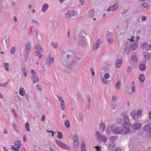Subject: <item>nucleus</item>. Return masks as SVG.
Instances as JSON below:
<instances>
[{
	"label": "nucleus",
	"mask_w": 151,
	"mask_h": 151,
	"mask_svg": "<svg viewBox=\"0 0 151 151\" xmlns=\"http://www.w3.org/2000/svg\"><path fill=\"white\" fill-rule=\"evenodd\" d=\"M149 119L150 120H151V111H150L149 112Z\"/></svg>",
	"instance_id": "obj_59"
},
{
	"label": "nucleus",
	"mask_w": 151,
	"mask_h": 151,
	"mask_svg": "<svg viewBox=\"0 0 151 151\" xmlns=\"http://www.w3.org/2000/svg\"><path fill=\"white\" fill-rule=\"evenodd\" d=\"M120 86V83L119 81H117L116 82V89H118L119 88V87Z\"/></svg>",
	"instance_id": "obj_33"
},
{
	"label": "nucleus",
	"mask_w": 151,
	"mask_h": 151,
	"mask_svg": "<svg viewBox=\"0 0 151 151\" xmlns=\"http://www.w3.org/2000/svg\"><path fill=\"white\" fill-rule=\"evenodd\" d=\"M4 133L5 134H7V131L6 129H4Z\"/></svg>",
	"instance_id": "obj_60"
},
{
	"label": "nucleus",
	"mask_w": 151,
	"mask_h": 151,
	"mask_svg": "<svg viewBox=\"0 0 151 151\" xmlns=\"http://www.w3.org/2000/svg\"><path fill=\"white\" fill-rule=\"evenodd\" d=\"M143 55L144 58L147 59L149 58L151 55V54L150 52H147L144 53Z\"/></svg>",
	"instance_id": "obj_22"
},
{
	"label": "nucleus",
	"mask_w": 151,
	"mask_h": 151,
	"mask_svg": "<svg viewBox=\"0 0 151 151\" xmlns=\"http://www.w3.org/2000/svg\"><path fill=\"white\" fill-rule=\"evenodd\" d=\"M132 84H133V86L132 88V92H134L135 91V88L134 86V81H132Z\"/></svg>",
	"instance_id": "obj_38"
},
{
	"label": "nucleus",
	"mask_w": 151,
	"mask_h": 151,
	"mask_svg": "<svg viewBox=\"0 0 151 151\" xmlns=\"http://www.w3.org/2000/svg\"><path fill=\"white\" fill-rule=\"evenodd\" d=\"M31 73L32 76V81L34 83H36L38 81V77L37 73L32 69L31 70Z\"/></svg>",
	"instance_id": "obj_4"
},
{
	"label": "nucleus",
	"mask_w": 151,
	"mask_h": 151,
	"mask_svg": "<svg viewBox=\"0 0 151 151\" xmlns=\"http://www.w3.org/2000/svg\"><path fill=\"white\" fill-rule=\"evenodd\" d=\"M56 143L60 147L62 148L65 149H68L69 147L66 145L65 144L61 141L57 140L56 141Z\"/></svg>",
	"instance_id": "obj_5"
},
{
	"label": "nucleus",
	"mask_w": 151,
	"mask_h": 151,
	"mask_svg": "<svg viewBox=\"0 0 151 151\" xmlns=\"http://www.w3.org/2000/svg\"><path fill=\"white\" fill-rule=\"evenodd\" d=\"M52 45L54 48H56L58 46V44L57 42H53L52 43Z\"/></svg>",
	"instance_id": "obj_32"
},
{
	"label": "nucleus",
	"mask_w": 151,
	"mask_h": 151,
	"mask_svg": "<svg viewBox=\"0 0 151 151\" xmlns=\"http://www.w3.org/2000/svg\"><path fill=\"white\" fill-rule=\"evenodd\" d=\"M94 148L96 149V151H101V150L100 149V148H101L100 147L96 146H95Z\"/></svg>",
	"instance_id": "obj_45"
},
{
	"label": "nucleus",
	"mask_w": 151,
	"mask_h": 151,
	"mask_svg": "<svg viewBox=\"0 0 151 151\" xmlns=\"http://www.w3.org/2000/svg\"><path fill=\"white\" fill-rule=\"evenodd\" d=\"M142 110L141 109H139L136 114L135 111H133L131 113V115L134 119H137L140 116H141L142 114Z\"/></svg>",
	"instance_id": "obj_2"
},
{
	"label": "nucleus",
	"mask_w": 151,
	"mask_h": 151,
	"mask_svg": "<svg viewBox=\"0 0 151 151\" xmlns=\"http://www.w3.org/2000/svg\"><path fill=\"white\" fill-rule=\"evenodd\" d=\"M75 13L73 11L70 10L67 13H66L65 16L66 17H70L73 16Z\"/></svg>",
	"instance_id": "obj_10"
},
{
	"label": "nucleus",
	"mask_w": 151,
	"mask_h": 151,
	"mask_svg": "<svg viewBox=\"0 0 151 151\" xmlns=\"http://www.w3.org/2000/svg\"><path fill=\"white\" fill-rule=\"evenodd\" d=\"M104 77L106 79L109 78L110 77V75L109 73H106L104 75Z\"/></svg>",
	"instance_id": "obj_36"
},
{
	"label": "nucleus",
	"mask_w": 151,
	"mask_h": 151,
	"mask_svg": "<svg viewBox=\"0 0 151 151\" xmlns=\"http://www.w3.org/2000/svg\"><path fill=\"white\" fill-rule=\"evenodd\" d=\"M57 133L58 134L57 137L60 139H61L63 137V135L62 133L60 132H58Z\"/></svg>",
	"instance_id": "obj_31"
},
{
	"label": "nucleus",
	"mask_w": 151,
	"mask_h": 151,
	"mask_svg": "<svg viewBox=\"0 0 151 151\" xmlns=\"http://www.w3.org/2000/svg\"><path fill=\"white\" fill-rule=\"evenodd\" d=\"M9 63H5L4 64V67L5 70L7 71H9L8 67H9Z\"/></svg>",
	"instance_id": "obj_29"
},
{
	"label": "nucleus",
	"mask_w": 151,
	"mask_h": 151,
	"mask_svg": "<svg viewBox=\"0 0 151 151\" xmlns=\"http://www.w3.org/2000/svg\"><path fill=\"white\" fill-rule=\"evenodd\" d=\"M100 137L104 142L105 143L107 142V139L105 137L101 136Z\"/></svg>",
	"instance_id": "obj_30"
},
{
	"label": "nucleus",
	"mask_w": 151,
	"mask_h": 151,
	"mask_svg": "<svg viewBox=\"0 0 151 151\" xmlns=\"http://www.w3.org/2000/svg\"><path fill=\"white\" fill-rule=\"evenodd\" d=\"M79 1L81 3V4L82 5H83L84 4V0H80Z\"/></svg>",
	"instance_id": "obj_53"
},
{
	"label": "nucleus",
	"mask_w": 151,
	"mask_h": 151,
	"mask_svg": "<svg viewBox=\"0 0 151 151\" xmlns=\"http://www.w3.org/2000/svg\"><path fill=\"white\" fill-rule=\"evenodd\" d=\"M91 73H92V74L93 76H94L95 75V72L94 71L93 68H91Z\"/></svg>",
	"instance_id": "obj_46"
},
{
	"label": "nucleus",
	"mask_w": 151,
	"mask_h": 151,
	"mask_svg": "<svg viewBox=\"0 0 151 151\" xmlns=\"http://www.w3.org/2000/svg\"><path fill=\"white\" fill-rule=\"evenodd\" d=\"M105 124L104 123H101L100 127V129L102 132H103L105 129Z\"/></svg>",
	"instance_id": "obj_21"
},
{
	"label": "nucleus",
	"mask_w": 151,
	"mask_h": 151,
	"mask_svg": "<svg viewBox=\"0 0 151 151\" xmlns=\"http://www.w3.org/2000/svg\"><path fill=\"white\" fill-rule=\"evenodd\" d=\"M139 81L141 82H143L145 80V77L143 75L141 74L139 75Z\"/></svg>",
	"instance_id": "obj_20"
},
{
	"label": "nucleus",
	"mask_w": 151,
	"mask_h": 151,
	"mask_svg": "<svg viewBox=\"0 0 151 151\" xmlns=\"http://www.w3.org/2000/svg\"><path fill=\"white\" fill-rule=\"evenodd\" d=\"M142 6L143 7L145 8H147L148 7V4L146 3H143L142 4Z\"/></svg>",
	"instance_id": "obj_35"
},
{
	"label": "nucleus",
	"mask_w": 151,
	"mask_h": 151,
	"mask_svg": "<svg viewBox=\"0 0 151 151\" xmlns=\"http://www.w3.org/2000/svg\"><path fill=\"white\" fill-rule=\"evenodd\" d=\"M132 70V68L130 67H129L127 68V71L128 72H131Z\"/></svg>",
	"instance_id": "obj_55"
},
{
	"label": "nucleus",
	"mask_w": 151,
	"mask_h": 151,
	"mask_svg": "<svg viewBox=\"0 0 151 151\" xmlns=\"http://www.w3.org/2000/svg\"><path fill=\"white\" fill-rule=\"evenodd\" d=\"M12 112L15 117H17V114L16 113L14 110L12 109Z\"/></svg>",
	"instance_id": "obj_39"
},
{
	"label": "nucleus",
	"mask_w": 151,
	"mask_h": 151,
	"mask_svg": "<svg viewBox=\"0 0 151 151\" xmlns=\"http://www.w3.org/2000/svg\"><path fill=\"white\" fill-rule=\"evenodd\" d=\"M22 72L24 74V75L25 77H27V70H26L24 68H23L22 69Z\"/></svg>",
	"instance_id": "obj_34"
},
{
	"label": "nucleus",
	"mask_w": 151,
	"mask_h": 151,
	"mask_svg": "<svg viewBox=\"0 0 151 151\" xmlns=\"http://www.w3.org/2000/svg\"><path fill=\"white\" fill-rule=\"evenodd\" d=\"M42 50V48L41 46L39 45H37L36 47V50L35 52V55L37 56H38L40 54Z\"/></svg>",
	"instance_id": "obj_7"
},
{
	"label": "nucleus",
	"mask_w": 151,
	"mask_h": 151,
	"mask_svg": "<svg viewBox=\"0 0 151 151\" xmlns=\"http://www.w3.org/2000/svg\"><path fill=\"white\" fill-rule=\"evenodd\" d=\"M14 145L17 149L16 151H18V149L19 148L21 145L20 141L18 140L16 141Z\"/></svg>",
	"instance_id": "obj_14"
},
{
	"label": "nucleus",
	"mask_w": 151,
	"mask_h": 151,
	"mask_svg": "<svg viewBox=\"0 0 151 151\" xmlns=\"http://www.w3.org/2000/svg\"><path fill=\"white\" fill-rule=\"evenodd\" d=\"M117 122L119 124H121L122 122V120L121 119H118L117 120Z\"/></svg>",
	"instance_id": "obj_50"
},
{
	"label": "nucleus",
	"mask_w": 151,
	"mask_h": 151,
	"mask_svg": "<svg viewBox=\"0 0 151 151\" xmlns=\"http://www.w3.org/2000/svg\"><path fill=\"white\" fill-rule=\"evenodd\" d=\"M65 126L67 128L69 127L70 126V124L69 121L68 120H66L64 122Z\"/></svg>",
	"instance_id": "obj_25"
},
{
	"label": "nucleus",
	"mask_w": 151,
	"mask_h": 151,
	"mask_svg": "<svg viewBox=\"0 0 151 151\" xmlns=\"http://www.w3.org/2000/svg\"><path fill=\"white\" fill-rule=\"evenodd\" d=\"M13 127L14 128V129L16 130V131L17 132H19L18 130L16 129L17 127H16V125L15 124H13Z\"/></svg>",
	"instance_id": "obj_49"
},
{
	"label": "nucleus",
	"mask_w": 151,
	"mask_h": 151,
	"mask_svg": "<svg viewBox=\"0 0 151 151\" xmlns=\"http://www.w3.org/2000/svg\"><path fill=\"white\" fill-rule=\"evenodd\" d=\"M141 45L142 47H146L147 46V44L144 42H143L141 43Z\"/></svg>",
	"instance_id": "obj_41"
},
{
	"label": "nucleus",
	"mask_w": 151,
	"mask_h": 151,
	"mask_svg": "<svg viewBox=\"0 0 151 151\" xmlns=\"http://www.w3.org/2000/svg\"><path fill=\"white\" fill-rule=\"evenodd\" d=\"M7 85L6 83H5L4 84H1L0 83V86H4L5 87Z\"/></svg>",
	"instance_id": "obj_57"
},
{
	"label": "nucleus",
	"mask_w": 151,
	"mask_h": 151,
	"mask_svg": "<svg viewBox=\"0 0 151 151\" xmlns=\"http://www.w3.org/2000/svg\"><path fill=\"white\" fill-rule=\"evenodd\" d=\"M124 128L123 129L122 127H116L113 128L112 127V131L115 134H120L122 132L125 134L124 132Z\"/></svg>",
	"instance_id": "obj_3"
},
{
	"label": "nucleus",
	"mask_w": 151,
	"mask_h": 151,
	"mask_svg": "<svg viewBox=\"0 0 151 151\" xmlns=\"http://www.w3.org/2000/svg\"><path fill=\"white\" fill-rule=\"evenodd\" d=\"M119 7L118 3H116L112 6H110L111 11H114L116 9Z\"/></svg>",
	"instance_id": "obj_19"
},
{
	"label": "nucleus",
	"mask_w": 151,
	"mask_h": 151,
	"mask_svg": "<svg viewBox=\"0 0 151 151\" xmlns=\"http://www.w3.org/2000/svg\"><path fill=\"white\" fill-rule=\"evenodd\" d=\"M143 129L147 132H149L151 129V125L150 124L146 125L143 127Z\"/></svg>",
	"instance_id": "obj_9"
},
{
	"label": "nucleus",
	"mask_w": 151,
	"mask_h": 151,
	"mask_svg": "<svg viewBox=\"0 0 151 151\" xmlns=\"http://www.w3.org/2000/svg\"><path fill=\"white\" fill-rule=\"evenodd\" d=\"M122 115L124 117V122L123 123L122 126L124 128V132L125 134H128L130 132L129 129L131 124L128 122L129 118L126 112H123Z\"/></svg>",
	"instance_id": "obj_1"
},
{
	"label": "nucleus",
	"mask_w": 151,
	"mask_h": 151,
	"mask_svg": "<svg viewBox=\"0 0 151 151\" xmlns=\"http://www.w3.org/2000/svg\"><path fill=\"white\" fill-rule=\"evenodd\" d=\"M122 60L121 59L117 60L116 63V67L117 68L120 67L122 65Z\"/></svg>",
	"instance_id": "obj_17"
},
{
	"label": "nucleus",
	"mask_w": 151,
	"mask_h": 151,
	"mask_svg": "<svg viewBox=\"0 0 151 151\" xmlns=\"http://www.w3.org/2000/svg\"><path fill=\"white\" fill-rule=\"evenodd\" d=\"M151 50V44L150 45L148 48L146 49V50Z\"/></svg>",
	"instance_id": "obj_54"
},
{
	"label": "nucleus",
	"mask_w": 151,
	"mask_h": 151,
	"mask_svg": "<svg viewBox=\"0 0 151 151\" xmlns=\"http://www.w3.org/2000/svg\"><path fill=\"white\" fill-rule=\"evenodd\" d=\"M146 68V66L144 64H141L140 65L139 68L140 70H144Z\"/></svg>",
	"instance_id": "obj_26"
},
{
	"label": "nucleus",
	"mask_w": 151,
	"mask_h": 151,
	"mask_svg": "<svg viewBox=\"0 0 151 151\" xmlns=\"http://www.w3.org/2000/svg\"><path fill=\"white\" fill-rule=\"evenodd\" d=\"M23 141L24 142H26V141H27L26 136L25 135H24L23 137Z\"/></svg>",
	"instance_id": "obj_52"
},
{
	"label": "nucleus",
	"mask_w": 151,
	"mask_h": 151,
	"mask_svg": "<svg viewBox=\"0 0 151 151\" xmlns=\"http://www.w3.org/2000/svg\"><path fill=\"white\" fill-rule=\"evenodd\" d=\"M112 100L113 101H115L116 99V97L115 96H112Z\"/></svg>",
	"instance_id": "obj_63"
},
{
	"label": "nucleus",
	"mask_w": 151,
	"mask_h": 151,
	"mask_svg": "<svg viewBox=\"0 0 151 151\" xmlns=\"http://www.w3.org/2000/svg\"><path fill=\"white\" fill-rule=\"evenodd\" d=\"M15 100L16 101H19L20 100V98L19 96H16L14 97Z\"/></svg>",
	"instance_id": "obj_37"
},
{
	"label": "nucleus",
	"mask_w": 151,
	"mask_h": 151,
	"mask_svg": "<svg viewBox=\"0 0 151 151\" xmlns=\"http://www.w3.org/2000/svg\"><path fill=\"white\" fill-rule=\"evenodd\" d=\"M100 44V40L99 39H98L96 43L94 44L93 47V49L94 50H96L99 47V45Z\"/></svg>",
	"instance_id": "obj_11"
},
{
	"label": "nucleus",
	"mask_w": 151,
	"mask_h": 151,
	"mask_svg": "<svg viewBox=\"0 0 151 151\" xmlns=\"http://www.w3.org/2000/svg\"><path fill=\"white\" fill-rule=\"evenodd\" d=\"M81 149L82 151H86L85 149V144L83 141L82 142Z\"/></svg>",
	"instance_id": "obj_24"
},
{
	"label": "nucleus",
	"mask_w": 151,
	"mask_h": 151,
	"mask_svg": "<svg viewBox=\"0 0 151 151\" xmlns=\"http://www.w3.org/2000/svg\"><path fill=\"white\" fill-rule=\"evenodd\" d=\"M73 143L75 146H78L79 145L78 137L77 135H75L73 137Z\"/></svg>",
	"instance_id": "obj_8"
},
{
	"label": "nucleus",
	"mask_w": 151,
	"mask_h": 151,
	"mask_svg": "<svg viewBox=\"0 0 151 151\" xmlns=\"http://www.w3.org/2000/svg\"><path fill=\"white\" fill-rule=\"evenodd\" d=\"M129 46L127 44L125 46L124 52L126 54H127L129 53Z\"/></svg>",
	"instance_id": "obj_23"
},
{
	"label": "nucleus",
	"mask_w": 151,
	"mask_h": 151,
	"mask_svg": "<svg viewBox=\"0 0 151 151\" xmlns=\"http://www.w3.org/2000/svg\"><path fill=\"white\" fill-rule=\"evenodd\" d=\"M49 58L47 59V64L49 65H50L51 64H52L53 62L54 59L53 58H51L50 55H49Z\"/></svg>",
	"instance_id": "obj_12"
},
{
	"label": "nucleus",
	"mask_w": 151,
	"mask_h": 151,
	"mask_svg": "<svg viewBox=\"0 0 151 151\" xmlns=\"http://www.w3.org/2000/svg\"><path fill=\"white\" fill-rule=\"evenodd\" d=\"M102 82L104 84H106L107 83L108 81L103 79H102Z\"/></svg>",
	"instance_id": "obj_51"
},
{
	"label": "nucleus",
	"mask_w": 151,
	"mask_h": 151,
	"mask_svg": "<svg viewBox=\"0 0 151 151\" xmlns=\"http://www.w3.org/2000/svg\"><path fill=\"white\" fill-rule=\"evenodd\" d=\"M137 47V45L135 43H132L131 44L130 48L133 50H136Z\"/></svg>",
	"instance_id": "obj_16"
},
{
	"label": "nucleus",
	"mask_w": 151,
	"mask_h": 151,
	"mask_svg": "<svg viewBox=\"0 0 151 151\" xmlns=\"http://www.w3.org/2000/svg\"><path fill=\"white\" fill-rule=\"evenodd\" d=\"M87 98H88V102L89 103H90L91 102V99H90V97L89 95H88L87 96Z\"/></svg>",
	"instance_id": "obj_62"
},
{
	"label": "nucleus",
	"mask_w": 151,
	"mask_h": 151,
	"mask_svg": "<svg viewBox=\"0 0 151 151\" xmlns=\"http://www.w3.org/2000/svg\"><path fill=\"white\" fill-rule=\"evenodd\" d=\"M25 91L24 88H20L19 93L20 95L24 96L25 95Z\"/></svg>",
	"instance_id": "obj_15"
},
{
	"label": "nucleus",
	"mask_w": 151,
	"mask_h": 151,
	"mask_svg": "<svg viewBox=\"0 0 151 151\" xmlns=\"http://www.w3.org/2000/svg\"><path fill=\"white\" fill-rule=\"evenodd\" d=\"M11 149L14 150H16V148L15 147H14V146H12L11 147Z\"/></svg>",
	"instance_id": "obj_61"
},
{
	"label": "nucleus",
	"mask_w": 151,
	"mask_h": 151,
	"mask_svg": "<svg viewBox=\"0 0 151 151\" xmlns=\"http://www.w3.org/2000/svg\"><path fill=\"white\" fill-rule=\"evenodd\" d=\"M42 120L43 121H44L45 120V115H43L42 117Z\"/></svg>",
	"instance_id": "obj_58"
},
{
	"label": "nucleus",
	"mask_w": 151,
	"mask_h": 151,
	"mask_svg": "<svg viewBox=\"0 0 151 151\" xmlns=\"http://www.w3.org/2000/svg\"><path fill=\"white\" fill-rule=\"evenodd\" d=\"M36 88L39 91H41L42 89V88L38 84H37L36 85Z\"/></svg>",
	"instance_id": "obj_42"
},
{
	"label": "nucleus",
	"mask_w": 151,
	"mask_h": 151,
	"mask_svg": "<svg viewBox=\"0 0 151 151\" xmlns=\"http://www.w3.org/2000/svg\"><path fill=\"white\" fill-rule=\"evenodd\" d=\"M108 43L109 44H111L113 42V40L111 39H108Z\"/></svg>",
	"instance_id": "obj_48"
},
{
	"label": "nucleus",
	"mask_w": 151,
	"mask_h": 151,
	"mask_svg": "<svg viewBox=\"0 0 151 151\" xmlns=\"http://www.w3.org/2000/svg\"><path fill=\"white\" fill-rule=\"evenodd\" d=\"M132 60L133 61H135L137 60L136 56V55H133L132 57Z\"/></svg>",
	"instance_id": "obj_43"
},
{
	"label": "nucleus",
	"mask_w": 151,
	"mask_h": 151,
	"mask_svg": "<svg viewBox=\"0 0 151 151\" xmlns=\"http://www.w3.org/2000/svg\"><path fill=\"white\" fill-rule=\"evenodd\" d=\"M25 126L27 130L29 132L30 129L29 123L28 122L26 123L25 125Z\"/></svg>",
	"instance_id": "obj_28"
},
{
	"label": "nucleus",
	"mask_w": 151,
	"mask_h": 151,
	"mask_svg": "<svg viewBox=\"0 0 151 151\" xmlns=\"http://www.w3.org/2000/svg\"><path fill=\"white\" fill-rule=\"evenodd\" d=\"M141 127V125L139 123H137L133 124L132 128L133 129H140Z\"/></svg>",
	"instance_id": "obj_13"
},
{
	"label": "nucleus",
	"mask_w": 151,
	"mask_h": 151,
	"mask_svg": "<svg viewBox=\"0 0 151 151\" xmlns=\"http://www.w3.org/2000/svg\"><path fill=\"white\" fill-rule=\"evenodd\" d=\"M31 47L30 44L29 43H28L26 45V48L27 50H29Z\"/></svg>",
	"instance_id": "obj_47"
},
{
	"label": "nucleus",
	"mask_w": 151,
	"mask_h": 151,
	"mask_svg": "<svg viewBox=\"0 0 151 151\" xmlns=\"http://www.w3.org/2000/svg\"><path fill=\"white\" fill-rule=\"evenodd\" d=\"M48 7V5L47 4H44L43 6H42V11L44 12H45L47 9V8Z\"/></svg>",
	"instance_id": "obj_18"
},
{
	"label": "nucleus",
	"mask_w": 151,
	"mask_h": 151,
	"mask_svg": "<svg viewBox=\"0 0 151 151\" xmlns=\"http://www.w3.org/2000/svg\"><path fill=\"white\" fill-rule=\"evenodd\" d=\"M96 135L98 138H99L101 136L99 132L98 131H96Z\"/></svg>",
	"instance_id": "obj_44"
},
{
	"label": "nucleus",
	"mask_w": 151,
	"mask_h": 151,
	"mask_svg": "<svg viewBox=\"0 0 151 151\" xmlns=\"http://www.w3.org/2000/svg\"><path fill=\"white\" fill-rule=\"evenodd\" d=\"M121 149L119 148H117L114 151H120Z\"/></svg>",
	"instance_id": "obj_64"
},
{
	"label": "nucleus",
	"mask_w": 151,
	"mask_h": 151,
	"mask_svg": "<svg viewBox=\"0 0 151 151\" xmlns=\"http://www.w3.org/2000/svg\"><path fill=\"white\" fill-rule=\"evenodd\" d=\"M118 138L117 136H113L110 138V140L112 142L115 141Z\"/></svg>",
	"instance_id": "obj_27"
},
{
	"label": "nucleus",
	"mask_w": 151,
	"mask_h": 151,
	"mask_svg": "<svg viewBox=\"0 0 151 151\" xmlns=\"http://www.w3.org/2000/svg\"><path fill=\"white\" fill-rule=\"evenodd\" d=\"M15 51V48L14 47H12L11 50V52L12 54H14Z\"/></svg>",
	"instance_id": "obj_40"
},
{
	"label": "nucleus",
	"mask_w": 151,
	"mask_h": 151,
	"mask_svg": "<svg viewBox=\"0 0 151 151\" xmlns=\"http://www.w3.org/2000/svg\"><path fill=\"white\" fill-rule=\"evenodd\" d=\"M58 97L59 100L60 102V105L61 107V109L62 110H63L65 108V101L62 96L58 95Z\"/></svg>",
	"instance_id": "obj_6"
},
{
	"label": "nucleus",
	"mask_w": 151,
	"mask_h": 151,
	"mask_svg": "<svg viewBox=\"0 0 151 151\" xmlns=\"http://www.w3.org/2000/svg\"><path fill=\"white\" fill-rule=\"evenodd\" d=\"M141 19L143 21H145L146 19V17L145 16H143L141 17Z\"/></svg>",
	"instance_id": "obj_56"
}]
</instances>
